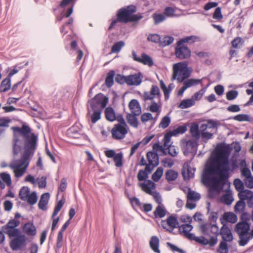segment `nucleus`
<instances>
[{"instance_id":"nucleus-52","label":"nucleus","mask_w":253,"mask_h":253,"mask_svg":"<svg viewBox=\"0 0 253 253\" xmlns=\"http://www.w3.org/2000/svg\"><path fill=\"white\" fill-rule=\"evenodd\" d=\"M226 241H221L219 245L218 252L219 253H228V247Z\"/></svg>"},{"instance_id":"nucleus-5","label":"nucleus","mask_w":253,"mask_h":253,"mask_svg":"<svg viewBox=\"0 0 253 253\" xmlns=\"http://www.w3.org/2000/svg\"><path fill=\"white\" fill-rule=\"evenodd\" d=\"M14 132V138L13 139V153L14 155H17L21 149L22 141L18 138V134L22 135L24 138L26 139L25 146L31 140L33 137H34L36 141L37 138L33 133H31L30 128L23 125L22 127H13L12 128Z\"/></svg>"},{"instance_id":"nucleus-21","label":"nucleus","mask_w":253,"mask_h":253,"mask_svg":"<svg viewBox=\"0 0 253 253\" xmlns=\"http://www.w3.org/2000/svg\"><path fill=\"white\" fill-rule=\"evenodd\" d=\"M195 169L191 168L188 164L183 165L182 169V174L185 180H188L193 178L194 176Z\"/></svg>"},{"instance_id":"nucleus-6","label":"nucleus","mask_w":253,"mask_h":253,"mask_svg":"<svg viewBox=\"0 0 253 253\" xmlns=\"http://www.w3.org/2000/svg\"><path fill=\"white\" fill-rule=\"evenodd\" d=\"M191 73V70L188 67L187 62L175 63L172 66V79L182 83L190 76Z\"/></svg>"},{"instance_id":"nucleus-63","label":"nucleus","mask_w":253,"mask_h":253,"mask_svg":"<svg viewBox=\"0 0 253 253\" xmlns=\"http://www.w3.org/2000/svg\"><path fill=\"white\" fill-rule=\"evenodd\" d=\"M64 204V202L62 200H60L58 202L57 205L54 208L53 212L52 213V218L54 217L57 214V213L59 212V211H60L61 209L63 207Z\"/></svg>"},{"instance_id":"nucleus-18","label":"nucleus","mask_w":253,"mask_h":253,"mask_svg":"<svg viewBox=\"0 0 253 253\" xmlns=\"http://www.w3.org/2000/svg\"><path fill=\"white\" fill-rule=\"evenodd\" d=\"M193 228L192 225L189 223L183 224L178 226L180 233L191 240L194 236V234L190 233Z\"/></svg>"},{"instance_id":"nucleus-22","label":"nucleus","mask_w":253,"mask_h":253,"mask_svg":"<svg viewBox=\"0 0 253 253\" xmlns=\"http://www.w3.org/2000/svg\"><path fill=\"white\" fill-rule=\"evenodd\" d=\"M5 185L10 186L11 185V176L9 173L6 172L0 173V187L3 189Z\"/></svg>"},{"instance_id":"nucleus-17","label":"nucleus","mask_w":253,"mask_h":253,"mask_svg":"<svg viewBox=\"0 0 253 253\" xmlns=\"http://www.w3.org/2000/svg\"><path fill=\"white\" fill-rule=\"evenodd\" d=\"M197 145L195 142L192 140L187 141L182 146V149L185 156L189 154L194 155L197 151Z\"/></svg>"},{"instance_id":"nucleus-12","label":"nucleus","mask_w":253,"mask_h":253,"mask_svg":"<svg viewBox=\"0 0 253 253\" xmlns=\"http://www.w3.org/2000/svg\"><path fill=\"white\" fill-rule=\"evenodd\" d=\"M124 81L128 85L138 86L142 82L143 76L141 73L123 76Z\"/></svg>"},{"instance_id":"nucleus-16","label":"nucleus","mask_w":253,"mask_h":253,"mask_svg":"<svg viewBox=\"0 0 253 253\" xmlns=\"http://www.w3.org/2000/svg\"><path fill=\"white\" fill-rule=\"evenodd\" d=\"M191 240H194L203 245H209L211 247L214 246L217 243V238L215 236H211L210 239L208 240L203 236L196 237L194 235Z\"/></svg>"},{"instance_id":"nucleus-19","label":"nucleus","mask_w":253,"mask_h":253,"mask_svg":"<svg viewBox=\"0 0 253 253\" xmlns=\"http://www.w3.org/2000/svg\"><path fill=\"white\" fill-rule=\"evenodd\" d=\"M220 234L224 241L230 242L233 239V235L230 229L225 225H224L221 227Z\"/></svg>"},{"instance_id":"nucleus-49","label":"nucleus","mask_w":253,"mask_h":253,"mask_svg":"<svg viewBox=\"0 0 253 253\" xmlns=\"http://www.w3.org/2000/svg\"><path fill=\"white\" fill-rule=\"evenodd\" d=\"M177 173L172 169L168 170L166 173V178L169 181L174 180L177 178Z\"/></svg>"},{"instance_id":"nucleus-29","label":"nucleus","mask_w":253,"mask_h":253,"mask_svg":"<svg viewBox=\"0 0 253 253\" xmlns=\"http://www.w3.org/2000/svg\"><path fill=\"white\" fill-rule=\"evenodd\" d=\"M239 236L240 239L239 244L241 246H245L248 243L249 240L253 238L251 233L250 232L239 234Z\"/></svg>"},{"instance_id":"nucleus-3","label":"nucleus","mask_w":253,"mask_h":253,"mask_svg":"<svg viewBox=\"0 0 253 253\" xmlns=\"http://www.w3.org/2000/svg\"><path fill=\"white\" fill-rule=\"evenodd\" d=\"M161 96L160 89L156 85H152L150 91L145 92L142 95V99L144 101H151L148 109L151 112L156 113L157 116H158L161 112Z\"/></svg>"},{"instance_id":"nucleus-59","label":"nucleus","mask_w":253,"mask_h":253,"mask_svg":"<svg viewBox=\"0 0 253 253\" xmlns=\"http://www.w3.org/2000/svg\"><path fill=\"white\" fill-rule=\"evenodd\" d=\"M206 92V88H202L198 92H196L194 93V94L192 96V99L193 100H199L201 99L203 95Z\"/></svg>"},{"instance_id":"nucleus-39","label":"nucleus","mask_w":253,"mask_h":253,"mask_svg":"<svg viewBox=\"0 0 253 253\" xmlns=\"http://www.w3.org/2000/svg\"><path fill=\"white\" fill-rule=\"evenodd\" d=\"M136 116V115H134L133 114H128L126 116L127 123L134 127H137L138 125L137 119L135 117Z\"/></svg>"},{"instance_id":"nucleus-54","label":"nucleus","mask_w":253,"mask_h":253,"mask_svg":"<svg viewBox=\"0 0 253 253\" xmlns=\"http://www.w3.org/2000/svg\"><path fill=\"white\" fill-rule=\"evenodd\" d=\"M114 161L115 163V166L117 167H121L123 165V154L121 153H117L113 158Z\"/></svg>"},{"instance_id":"nucleus-24","label":"nucleus","mask_w":253,"mask_h":253,"mask_svg":"<svg viewBox=\"0 0 253 253\" xmlns=\"http://www.w3.org/2000/svg\"><path fill=\"white\" fill-rule=\"evenodd\" d=\"M88 113L90 115L91 121L92 123H95L101 118V109L91 108L88 107Z\"/></svg>"},{"instance_id":"nucleus-60","label":"nucleus","mask_w":253,"mask_h":253,"mask_svg":"<svg viewBox=\"0 0 253 253\" xmlns=\"http://www.w3.org/2000/svg\"><path fill=\"white\" fill-rule=\"evenodd\" d=\"M150 172H148L146 170V169L144 170H140L137 174V178L139 181H143L145 180L148 177V174Z\"/></svg>"},{"instance_id":"nucleus-57","label":"nucleus","mask_w":253,"mask_h":253,"mask_svg":"<svg viewBox=\"0 0 253 253\" xmlns=\"http://www.w3.org/2000/svg\"><path fill=\"white\" fill-rule=\"evenodd\" d=\"M238 92L235 90H231L226 93V98L228 100H232L237 97Z\"/></svg>"},{"instance_id":"nucleus-41","label":"nucleus","mask_w":253,"mask_h":253,"mask_svg":"<svg viewBox=\"0 0 253 253\" xmlns=\"http://www.w3.org/2000/svg\"><path fill=\"white\" fill-rule=\"evenodd\" d=\"M187 200H190L193 201H197L201 198L200 194L194 191L191 190L189 189L188 192L187 194Z\"/></svg>"},{"instance_id":"nucleus-46","label":"nucleus","mask_w":253,"mask_h":253,"mask_svg":"<svg viewBox=\"0 0 253 253\" xmlns=\"http://www.w3.org/2000/svg\"><path fill=\"white\" fill-rule=\"evenodd\" d=\"M125 42L122 41L116 42L112 46L111 52L118 53L121 51V49L125 46Z\"/></svg>"},{"instance_id":"nucleus-51","label":"nucleus","mask_w":253,"mask_h":253,"mask_svg":"<svg viewBox=\"0 0 253 253\" xmlns=\"http://www.w3.org/2000/svg\"><path fill=\"white\" fill-rule=\"evenodd\" d=\"M244 43L243 40L240 37H237L234 39L231 42L232 46L234 48L240 47Z\"/></svg>"},{"instance_id":"nucleus-30","label":"nucleus","mask_w":253,"mask_h":253,"mask_svg":"<svg viewBox=\"0 0 253 253\" xmlns=\"http://www.w3.org/2000/svg\"><path fill=\"white\" fill-rule=\"evenodd\" d=\"M11 87V79L6 78L4 79L0 85V92H5L10 89Z\"/></svg>"},{"instance_id":"nucleus-43","label":"nucleus","mask_w":253,"mask_h":253,"mask_svg":"<svg viewBox=\"0 0 253 253\" xmlns=\"http://www.w3.org/2000/svg\"><path fill=\"white\" fill-rule=\"evenodd\" d=\"M187 130V126H178L177 128L173 129V130H170L169 131L173 136H177L179 134H182L185 133Z\"/></svg>"},{"instance_id":"nucleus-55","label":"nucleus","mask_w":253,"mask_h":253,"mask_svg":"<svg viewBox=\"0 0 253 253\" xmlns=\"http://www.w3.org/2000/svg\"><path fill=\"white\" fill-rule=\"evenodd\" d=\"M153 18L154 20V23L155 24H158L162 22L166 19L165 16L162 14L154 13L153 15Z\"/></svg>"},{"instance_id":"nucleus-23","label":"nucleus","mask_w":253,"mask_h":253,"mask_svg":"<svg viewBox=\"0 0 253 253\" xmlns=\"http://www.w3.org/2000/svg\"><path fill=\"white\" fill-rule=\"evenodd\" d=\"M128 107L134 115H139L141 113L140 105L136 99L131 100L128 104Z\"/></svg>"},{"instance_id":"nucleus-27","label":"nucleus","mask_w":253,"mask_h":253,"mask_svg":"<svg viewBox=\"0 0 253 253\" xmlns=\"http://www.w3.org/2000/svg\"><path fill=\"white\" fill-rule=\"evenodd\" d=\"M150 246L151 249L155 253H160L159 250V239L155 236H153L151 238L149 242Z\"/></svg>"},{"instance_id":"nucleus-47","label":"nucleus","mask_w":253,"mask_h":253,"mask_svg":"<svg viewBox=\"0 0 253 253\" xmlns=\"http://www.w3.org/2000/svg\"><path fill=\"white\" fill-rule=\"evenodd\" d=\"M115 73L113 71H110L107 76L105 80V84L108 87L112 86L114 84L113 78Z\"/></svg>"},{"instance_id":"nucleus-25","label":"nucleus","mask_w":253,"mask_h":253,"mask_svg":"<svg viewBox=\"0 0 253 253\" xmlns=\"http://www.w3.org/2000/svg\"><path fill=\"white\" fill-rule=\"evenodd\" d=\"M249 230L250 225L246 222H239L236 225L235 231L238 235L248 233Z\"/></svg>"},{"instance_id":"nucleus-14","label":"nucleus","mask_w":253,"mask_h":253,"mask_svg":"<svg viewBox=\"0 0 253 253\" xmlns=\"http://www.w3.org/2000/svg\"><path fill=\"white\" fill-rule=\"evenodd\" d=\"M15 238L11 240L10 246L13 251H16L26 245V237L24 235L19 234L14 237Z\"/></svg>"},{"instance_id":"nucleus-9","label":"nucleus","mask_w":253,"mask_h":253,"mask_svg":"<svg viewBox=\"0 0 253 253\" xmlns=\"http://www.w3.org/2000/svg\"><path fill=\"white\" fill-rule=\"evenodd\" d=\"M108 101L107 97L102 93H98L88 102V106L91 108L102 110L106 107Z\"/></svg>"},{"instance_id":"nucleus-48","label":"nucleus","mask_w":253,"mask_h":253,"mask_svg":"<svg viewBox=\"0 0 253 253\" xmlns=\"http://www.w3.org/2000/svg\"><path fill=\"white\" fill-rule=\"evenodd\" d=\"M163 173V169L162 167L158 168L152 176V179L156 182L158 181L162 177Z\"/></svg>"},{"instance_id":"nucleus-50","label":"nucleus","mask_w":253,"mask_h":253,"mask_svg":"<svg viewBox=\"0 0 253 253\" xmlns=\"http://www.w3.org/2000/svg\"><path fill=\"white\" fill-rule=\"evenodd\" d=\"M37 196L36 193L35 192H33L32 193L30 194L27 197V199H26V201L30 204V205H34L37 202Z\"/></svg>"},{"instance_id":"nucleus-62","label":"nucleus","mask_w":253,"mask_h":253,"mask_svg":"<svg viewBox=\"0 0 253 253\" xmlns=\"http://www.w3.org/2000/svg\"><path fill=\"white\" fill-rule=\"evenodd\" d=\"M234 185L239 193L244 189L243 182L239 179H236L234 181Z\"/></svg>"},{"instance_id":"nucleus-11","label":"nucleus","mask_w":253,"mask_h":253,"mask_svg":"<svg viewBox=\"0 0 253 253\" xmlns=\"http://www.w3.org/2000/svg\"><path fill=\"white\" fill-rule=\"evenodd\" d=\"M147 158L148 164L146 166V170L151 172L159 165V157L157 153L150 151L147 153Z\"/></svg>"},{"instance_id":"nucleus-28","label":"nucleus","mask_w":253,"mask_h":253,"mask_svg":"<svg viewBox=\"0 0 253 253\" xmlns=\"http://www.w3.org/2000/svg\"><path fill=\"white\" fill-rule=\"evenodd\" d=\"M23 231L29 236H35L36 234V228L33 224L27 223L23 226Z\"/></svg>"},{"instance_id":"nucleus-8","label":"nucleus","mask_w":253,"mask_h":253,"mask_svg":"<svg viewBox=\"0 0 253 253\" xmlns=\"http://www.w3.org/2000/svg\"><path fill=\"white\" fill-rule=\"evenodd\" d=\"M127 132V125L123 119H122L121 122L115 125L111 130L112 137L117 140L124 138Z\"/></svg>"},{"instance_id":"nucleus-42","label":"nucleus","mask_w":253,"mask_h":253,"mask_svg":"<svg viewBox=\"0 0 253 253\" xmlns=\"http://www.w3.org/2000/svg\"><path fill=\"white\" fill-rule=\"evenodd\" d=\"M190 132L194 137L197 139L200 138V132L199 131V126L196 123H193L191 126Z\"/></svg>"},{"instance_id":"nucleus-40","label":"nucleus","mask_w":253,"mask_h":253,"mask_svg":"<svg viewBox=\"0 0 253 253\" xmlns=\"http://www.w3.org/2000/svg\"><path fill=\"white\" fill-rule=\"evenodd\" d=\"M139 62L150 67L153 65V61L151 57L145 53L142 54Z\"/></svg>"},{"instance_id":"nucleus-36","label":"nucleus","mask_w":253,"mask_h":253,"mask_svg":"<svg viewBox=\"0 0 253 253\" xmlns=\"http://www.w3.org/2000/svg\"><path fill=\"white\" fill-rule=\"evenodd\" d=\"M253 193L249 190H242L238 193V196L241 200H250L253 196Z\"/></svg>"},{"instance_id":"nucleus-37","label":"nucleus","mask_w":253,"mask_h":253,"mask_svg":"<svg viewBox=\"0 0 253 253\" xmlns=\"http://www.w3.org/2000/svg\"><path fill=\"white\" fill-rule=\"evenodd\" d=\"M202 80L190 79L183 81V85L187 89L192 86H195L202 82Z\"/></svg>"},{"instance_id":"nucleus-44","label":"nucleus","mask_w":253,"mask_h":253,"mask_svg":"<svg viewBox=\"0 0 253 253\" xmlns=\"http://www.w3.org/2000/svg\"><path fill=\"white\" fill-rule=\"evenodd\" d=\"M30 194V189L27 186H23L19 191V196L22 200L26 201Z\"/></svg>"},{"instance_id":"nucleus-26","label":"nucleus","mask_w":253,"mask_h":253,"mask_svg":"<svg viewBox=\"0 0 253 253\" xmlns=\"http://www.w3.org/2000/svg\"><path fill=\"white\" fill-rule=\"evenodd\" d=\"M50 195L48 193H45L42 195L38 203L39 208L43 211L47 209V205L49 199Z\"/></svg>"},{"instance_id":"nucleus-31","label":"nucleus","mask_w":253,"mask_h":253,"mask_svg":"<svg viewBox=\"0 0 253 253\" xmlns=\"http://www.w3.org/2000/svg\"><path fill=\"white\" fill-rule=\"evenodd\" d=\"M223 218L226 221L234 223L237 222L238 218L237 215L232 212H226L223 215Z\"/></svg>"},{"instance_id":"nucleus-15","label":"nucleus","mask_w":253,"mask_h":253,"mask_svg":"<svg viewBox=\"0 0 253 253\" xmlns=\"http://www.w3.org/2000/svg\"><path fill=\"white\" fill-rule=\"evenodd\" d=\"M241 172L242 176L244 177V182L245 185L249 188H253V176L250 169L243 168L241 169Z\"/></svg>"},{"instance_id":"nucleus-1","label":"nucleus","mask_w":253,"mask_h":253,"mask_svg":"<svg viewBox=\"0 0 253 253\" xmlns=\"http://www.w3.org/2000/svg\"><path fill=\"white\" fill-rule=\"evenodd\" d=\"M229 154L224 148L218 149L216 155L204 170L202 181L204 184L217 192H225L221 197V202L230 205L234 201L232 191L229 189L230 183L227 181L230 169L229 162Z\"/></svg>"},{"instance_id":"nucleus-2","label":"nucleus","mask_w":253,"mask_h":253,"mask_svg":"<svg viewBox=\"0 0 253 253\" xmlns=\"http://www.w3.org/2000/svg\"><path fill=\"white\" fill-rule=\"evenodd\" d=\"M36 140L33 137L25 146L24 152L20 159L13 160L9 167L13 170L16 178L21 177L26 172L29 165L31 158L33 156L36 149Z\"/></svg>"},{"instance_id":"nucleus-56","label":"nucleus","mask_w":253,"mask_h":253,"mask_svg":"<svg viewBox=\"0 0 253 253\" xmlns=\"http://www.w3.org/2000/svg\"><path fill=\"white\" fill-rule=\"evenodd\" d=\"M168 150V153L172 157H176L178 154V149L174 145H170L166 148Z\"/></svg>"},{"instance_id":"nucleus-58","label":"nucleus","mask_w":253,"mask_h":253,"mask_svg":"<svg viewBox=\"0 0 253 253\" xmlns=\"http://www.w3.org/2000/svg\"><path fill=\"white\" fill-rule=\"evenodd\" d=\"M20 224V222L18 220L15 219H11L9 220L7 223L2 227H6L9 228H16Z\"/></svg>"},{"instance_id":"nucleus-34","label":"nucleus","mask_w":253,"mask_h":253,"mask_svg":"<svg viewBox=\"0 0 253 253\" xmlns=\"http://www.w3.org/2000/svg\"><path fill=\"white\" fill-rule=\"evenodd\" d=\"M79 127L75 124L68 130V134L71 137L74 138H78L79 136Z\"/></svg>"},{"instance_id":"nucleus-45","label":"nucleus","mask_w":253,"mask_h":253,"mask_svg":"<svg viewBox=\"0 0 253 253\" xmlns=\"http://www.w3.org/2000/svg\"><path fill=\"white\" fill-rule=\"evenodd\" d=\"M171 122L170 117L167 115L164 116L161 119V121L159 125V127L160 128H166L169 125Z\"/></svg>"},{"instance_id":"nucleus-10","label":"nucleus","mask_w":253,"mask_h":253,"mask_svg":"<svg viewBox=\"0 0 253 253\" xmlns=\"http://www.w3.org/2000/svg\"><path fill=\"white\" fill-rule=\"evenodd\" d=\"M200 229L202 233L206 236H215L216 238L218 235L219 229L215 224L206 223L202 224L200 226Z\"/></svg>"},{"instance_id":"nucleus-61","label":"nucleus","mask_w":253,"mask_h":253,"mask_svg":"<svg viewBox=\"0 0 253 253\" xmlns=\"http://www.w3.org/2000/svg\"><path fill=\"white\" fill-rule=\"evenodd\" d=\"M244 200H240L236 204L234 209L236 212H241L243 211L245 208V203Z\"/></svg>"},{"instance_id":"nucleus-64","label":"nucleus","mask_w":253,"mask_h":253,"mask_svg":"<svg viewBox=\"0 0 253 253\" xmlns=\"http://www.w3.org/2000/svg\"><path fill=\"white\" fill-rule=\"evenodd\" d=\"M164 167L171 168L173 165V161L170 158H166L162 161Z\"/></svg>"},{"instance_id":"nucleus-35","label":"nucleus","mask_w":253,"mask_h":253,"mask_svg":"<svg viewBox=\"0 0 253 253\" xmlns=\"http://www.w3.org/2000/svg\"><path fill=\"white\" fill-rule=\"evenodd\" d=\"M3 232L8 235L9 237H14L20 234V230L17 228H9L2 227Z\"/></svg>"},{"instance_id":"nucleus-20","label":"nucleus","mask_w":253,"mask_h":253,"mask_svg":"<svg viewBox=\"0 0 253 253\" xmlns=\"http://www.w3.org/2000/svg\"><path fill=\"white\" fill-rule=\"evenodd\" d=\"M139 186L143 191L149 195L155 191L154 189L156 187L155 184L150 180H146L143 183H140Z\"/></svg>"},{"instance_id":"nucleus-53","label":"nucleus","mask_w":253,"mask_h":253,"mask_svg":"<svg viewBox=\"0 0 253 253\" xmlns=\"http://www.w3.org/2000/svg\"><path fill=\"white\" fill-rule=\"evenodd\" d=\"M173 135L169 131L165 134L163 139V141L164 147L166 148L169 147V146L171 145L170 144V138Z\"/></svg>"},{"instance_id":"nucleus-13","label":"nucleus","mask_w":253,"mask_h":253,"mask_svg":"<svg viewBox=\"0 0 253 253\" xmlns=\"http://www.w3.org/2000/svg\"><path fill=\"white\" fill-rule=\"evenodd\" d=\"M161 224L164 228L169 232H171L174 228L178 227V222L177 218L172 215L168 217L166 220H162Z\"/></svg>"},{"instance_id":"nucleus-7","label":"nucleus","mask_w":253,"mask_h":253,"mask_svg":"<svg viewBox=\"0 0 253 253\" xmlns=\"http://www.w3.org/2000/svg\"><path fill=\"white\" fill-rule=\"evenodd\" d=\"M196 38V37L189 36L177 42V47L175 48V54L176 57L180 59L188 58L191 55V51L187 46L182 44V43L188 42Z\"/></svg>"},{"instance_id":"nucleus-32","label":"nucleus","mask_w":253,"mask_h":253,"mask_svg":"<svg viewBox=\"0 0 253 253\" xmlns=\"http://www.w3.org/2000/svg\"><path fill=\"white\" fill-rule=\"evenodd\" d=\"M167 213V211L163 205H158L154 212L156 217L162 218L164 217Z\"/></svg>"},{"instance_id":"nucleus-38","label":"nucleus","mask_w":253,"mask_h":253,"mask_svg":"<svg viewBox=\"0 0 253 253\" xmlns=\"http://www.w3.org/2000/svg\"><path fill=\"white\" fill-rule=\"evenodd\" d=\"M195 104V102L193 99L189 98L183 100L178 107L181 109H186L194 105Z\"/></svg>"},{"instance_id":"nucleus-4","label":"nucleus","mask_w":253,"mask_h":253,"mask_svg":"<svg viewBox=\"0 0 253 253\" xmlns=\"http://www.w3.org/2000/svg\"><path fill=\"white\" fill-rule=\"evenodd\" d=\"M135 11L136 7L132 5L119 9L117 12V18L112 20L108 29L113 28L117 22L126 23L140 20L141 16L133 15Z\"/></svg>"},{"instance_id":"nucleus-33","label":"nucleus","mask_w":253,"mask_h":253,"mask_svg":"<svg viewBox=\"0 0 253 253\" xmlns=\"http://www.w3.org/2000/svg\"><path fill=\"white\" fill-rule=\"evenodd\" d=\"M105 115L106 119L110 122H113L116 120V114L114 109L111 107H107L105 110Z\"/></svg>"}]
</instances>
